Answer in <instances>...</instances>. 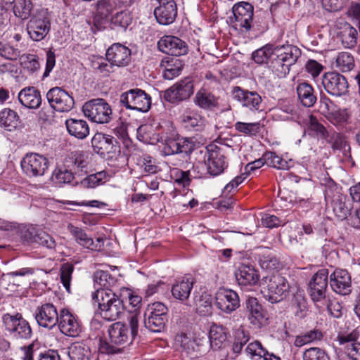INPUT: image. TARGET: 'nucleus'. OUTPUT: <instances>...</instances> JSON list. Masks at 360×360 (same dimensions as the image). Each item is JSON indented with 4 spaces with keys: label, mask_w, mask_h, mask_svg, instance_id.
<instances>
[{
    "label": "nucleus",
    "mask_w": 360,
    "mask_h": 360,
    "mask_svg": "<svg viewBox=\"0 0 360 360\" xmlns=\"http://www.w3.org/2000/svg\"><path fill=\"white\" fill-rule=\"evenodd\" d=\"M274 56L271 68L272 71L280 78L285 77L290 72V67L293 65L301 56L299 48L292 44L274 46L266 44L255 51L252 57L255 63L262 64Z\"/></svg>",
    "instance_id": "f257e3e1"
},
{
    "label": "nucleus",
    "mask_w": 360,
    "mask_h": 360,
    "mask_svg": "<svg viewBox=\"0 0 360 360\" xmlns=\"http://www.w3.org/2000/svg\"><path fill=\"white\" fill-rule=\"evenodd\" d=\"M93 300L98 304L101 316L107 321L117 320L124 312L121 297H118L111 289L96 290Z\"/></svg>",
    "instance_id": "f03ea898"
},
{
    "label": "nucleus",
    "mask_w": 360,
    "mask_h": 360,
    "mask_svg": "<svg viewBox=\"0 0 360 360\" xmlns=\"http://www.w3.org/2000/svg\"><path fill=\"white\" fill-rule=\"evenodd\" d=\"M288 280L278 274L264 276L262 281L264 297L271 303L279 302L287 297L290 292Z\"/></svg>",
    "instance_id": "7ed1b4c3"
},
{
    "label": "nucleus",
    "mask_w": 360,
    "mask_h": 360,
    "mask_svg": "<svg viewBox=\"0 0 360 360\" xmlns=\"http://www.w3.org/2000/svg\"><path fill=\"white\" fill-rule=\"evenodd\" d=\"M167 129L162 132L161 139L164 141L162 153L165 155L179 153H191L194 148V142L188 138L177 137L176 133L171 123H166Z\"/></svg>",
    "instance_id": "20e7f679"
},
{
    "label": "nucleus",
    "mask_w": 360,
    "mask_h": 360,
    "mask_svg": "<svg viewBox=\"0 0 360 360\" xmlns=\"http://www.w3.org/2000/svg\"><path fill=\"white\" fill-rule=\"evenodd\" d=\"M130 330L126 324L122 322L112 323L109 330L108 335L111 344L115 345H125L131 342L137 335L139 330V318L137 314H131L127 318Z\"/></svg>",
    "instance_id": "39448f33"
},
{
    "label": "nucleus",
    "mask_w": 360,
    "mask_h": 360,
    "mask_svg": "<svg viewBox=\"0 0 360 360\" xmlns=\"http://www.w3.org/2000/svg\"><path fill=\"white\" fill-rule=\"evenodd\" d=\"M1 320L5 330L12 338L17 340H27L32 337L30 324L22 314L6 313L2 316Z\"/></svg>",
    "instance_id": "423d86ee"
},
{
    "label": "nucleus",
    "mask_w": 360,
    "mask_h": 360,
    "mask_svg": "<svg viewBox=\"0 0 360 360\" xmlns=\"http://www.w3.org/2000/svg\"><path fill=\"white\" fill-rule=\"evenodd\" d=\"M233 15L229 18L231 27L240 33L250 30L253 20L254 7L246 1H240L233 5Z\"/></svg>",
    "instance_id": "0eeeda50"
},
{
    "label": "nucleus",
    "mask_w": 360,
    "mask_h": 360,
    "mask_svg": "<svg viewBox=\"0 0 360 360\" xmlns=\"http://www.w3.org/2000/svg\"><path fill=\"white\" fill-rule=\"evenodd\" d=\"M204 162L207 173L213 176L222 174L229 165L224 148L215 144H210L206 147Z\"/></svg>",
    "instance_id": "6e6552de"
},
{
    "label": "nucleus",
    "mask_w": 360,
    "mask_h": 360,
    "mask_svg": "<svg viewBox=\"0 0 360 360\" xmlns=\"http://www.w3.org/2000/svg\"><path fill=\"white\" fill-rule=\"evenodd\" d=\"M82 111L89 120L99 123H108L111 120L112 109L103 98L92 99L86 102L82 106Z\"/></svg>",
    "instance_id": "1a4fd4ad"
},
{
    "label": "nucleus",
    "mask_w": 360,
    "mask_h": 360,
    "mask_svg": "<svg viewBox=\"0 0 360 360\" xmlns=\"http://www.w3.org/2000/svg\"><path fill=\"white\" fill-rule=\"evenodd\" d=\"M120 103L128 109L147 112L150 108L151 98L144 91L134 89L122 94Z\"/></svg>",
    "instance_id": "9d476101"
},
{
    "label": "nucleus",
    "mask_w": 360,
    "mask_h": 360,
    "mask_svg": "<svg viewBox=\"0 0 360 360\" xmlns=\"http://www.w3.org/2000/svg\"><path fill=\"white\" fill-rule=\"evenodd\" d=\"M325 199L328 204H330L333 212L338 219H347L352 210L351 204L346 202V197L340 194L336 186L326 188Z\"/></svg>",
    "instance_id": "9b49d317"
},
{
    "label": "nucleus",
    "mask_w": 360,
    "mask_h": 360,
    "mask_svg": "<svg viewBox=\"0 0 360 360\" xmlns=\"http://www.w3.org/2000/svg\"><path fill=\"white\" fill-rule=\"evenodd\" d=\"M167 308L162 302L149 304L145 312V326L153 332H160L167 321Z\"/></svg>",
    "instance_id": "f8f14e48"
},
{
    "label": "nucleus",
    "mask_w": 360,
    "mask_h": 360,
    "mask_svg": "<svg viewBox=\"0 0 360 360\" xmlns=\"http://www.w3.org/2000/svg\"><path fill=\"white\" fill-rule=\"evenodd\" d=\"M23 172L30 177L43 176L49 167L46 157L38 153H28L21 160Z\"/></svg>",
    "instance_id": "ddd939ff"
},
{
    "label": "nucleus",
    "mask_w": 360,
    "mask_h": 360,
    "mask_svg": "<svg viewBox=\"0 0 360 360\" xmlns=\"http://www.w3.org/2000/svg\"><path fill=\"white\" fill-rule=\"evenodd\" d=\"M50 29V20L44 12L34 15L27 25V34L34 41L43 40L49 34Z\"/></svg>",
    "instance_id": "4468645a"
},
{
    "label": "nucleus",
    "mask_w": 360,
    "mask_h": 360,
    "mask_svg": "<svg viewBox=\"0 0 360 360\" xmlns=\"http://www.w3.org/2000/svg\"><path fill=\"white\" fill-rule=\"evenodd\" d=\"M50 106L58 112H69L72 109L75 101L71 95L60 87H53L46 94Z\"/></svg>",
    "instance_id": "2eb2a0df"
},
{
    "label": "nucleus",
    "mask_w": 360,
    "mask_h": 360,
    "mask_svg": "<svg viewBox=\"0 0 360 360\" xmlns=\"http://www.w3.org/2000/svg\"><path fill=\"white\" fill-rule=\"evenodd\" d=\"M328 277V269H321L314 274L310 279L308 284V291L314 302H321L326 298Z\"/></svg>",
    "instance_id": "dca6fc26"
},
{
    "label": "nucleus",
    "mask_w": 360,
    "mask_h": 360,
    "mask_svg": "<svg viewBox=\"0 0 360 360\" xmlns=\"http://www.w3.org/2000/svg\"><path fill=\"white\" fill-rule=\"evenodd\" d=\"M116 139L111 135L97 132L91 139V146L95 153L103 158L112 157L118 150Z\"/></svg>",
    "instance_id": "f3484780"
},
{
    "label": "nucleus",
    "mask_w": 360,
    "mask_h": 360,
    "mask_svg": "<svg viewBox=\"0 0 360 360\" xmlns=\"http://www.w3.org/2000/svg\"><path fill=\"white\" fill-rule=\"evenodd\" d=\"M322 84L329 94L340 96L348 89V82L345 77L336 72H328L322 77Z\"/></svg>",
    "instance_id": "a211bd4d"
},
{
    "label": "nucleus",
    "mask_w": 360,
    "mask_h": 360,
    "mask_svg": "<svg viewBox=\"0 0 360 360\" xmlns=\"http://www.w3.org/2000/svg\"><path fill=\"white\" fill-rule=\"evenodd\" d=\"M215 304L221 311L230 314L240 307L239 296L233 290L220 288L215 295Z\"/></svg>",
    "instance_id": "6ab92c4d"
},
{
    "label": "nucleus",
    "mask_w": 360,
    "mask_h": 360,
    "mask_svg": "<svg viewBox=\"0 0 360 360\" xmlns=\"http://www.w3.org/2000/svg\"><path fill=\"white\" fill-rule=\"evenodd\" d=\"M60 312L51 303L43 304L38 307L34 316L37 324L42 328L52 329L58 322Z\"/></svg>",
    "instance_id": "aec40b11"
},
{
    "label": "nucleus",
    "mask_w": 360,
    "mask_h": 360,
    "mask_svg": "<svg viewBox=\"0 0 360 360\" xmlns=\"http://www.w3.org/2000/svg\"><path fill=\"white\" fill-rule=\"evenodd\" d=\"M246 316L255 328H261L267 323V314L257 298L250 297L245 302Z\"/></svg>",
    "instance_id": "412c9836"
},
{
    "label": "nucleus",
    "mask_w": 360,
    "mask_h": 360,
    "mask_svg": "<svg viewBox=\"0 0 360 360\" xmlns=\"http://www.w3.org/2000/svg\"><path fill=\"white\" fill-rule=\"evenodd\" d=\"M193 93V84L190 78H185L174 84L165 91V98L171 102L184 101L188 98Z\"/></svg>",
    "instance_id": "4be33fe9"
},
{
    "label": "nucleus",
    "mask_w": 360,
    "mask_h": 360,
    "mask_svg": "<svg viewBox=\"0 0 360 360\" xmlns=\"http://www.w3.org/2000/svg\"><path fill=\"white\" fill-rule=\"evenodd\" d=\"M158 6L154 10L157 21L164 25L172 24L177 15V7L174 0H156Z\"/></svg>",
    "instance_id": "5701e85b"
},
{
    "label": "nucleus",
    "mask_w": 360,
    "mask_h": 360,
    "mask_svg": "<svg viewBox=\"0 0 360 360\" xmlns=\"http://www.w3.org/2000/svg\"><path fill=\"white\" fill-rule=\"evenodd\" d=\"M160 51L168 55L180 56L187 53L188 46L181 39L174 36H164L158 42Z\"/></svg>",
    "instance_id": "b1692460"
},
{
    "label": "nucleus",
    "mask_w": 360,
    "mask_h": 360,
    "mask_svg": "<svg viewBox=\"0 0 360 360\" xmlns=\"http://www.w3.org/2000/svg\"><path fill=\"white\" fill-rule=\"evenodd\" d=\"M58 327L62 333L70 337H77L81 332L77 318L67 309L60 311Z\"/></svg>",
    "instance_id": "393cba45"
},
{
    "label": "nucleus",
    "mask_w": 360,
    "mask_h": 360,
    "mask_svg": "<svg viewBox=\"0 0 360 360\" xmlns=\"http://www.w3.org/2000/svg\"><path fill=\"white\" fill-rule=\"evenodd\" d=\"M68 230L75 238V241L81 246L90 250H100L103 246V240L102 238H98L96 241L93 240L83 229L81 228L69 224Z\"/></svg>",
    "instance_id": "a878e982"
},
{
    "label": "nucleus",
    "mask_w": 360,
    "mask_h": 360,
    "mask_svg": "<svg viewBox=\"0 0 360 360\" xmlns=\"http://www.w3.org/2000/svg\"><path fill=\"white\" fill-rule=\"evenodd\" d=\"M106 58L109 63L115 66H126L131 60V50L121 44H114L108 49Z\"/></svg>",
    "instance_id": "bb28decb"
},
{
    "label": "nucleus",
    "mask_w": 360,
    "mask_h": 360,
    "mask_svg": "<svg viewBox=\"0 0 360 360\" xmlns=\"http://www.w3.org/2000/svg\"><path fill=\"white\" fill-rule=\"evenodd\" d=\"M233 96L240 104L252 110L259 109L262 97L255 91H249L243 90L239 86H236L233 90Z\"/></svg>",
    "instance_id": "cd10ccee"
},
{
    "label": "nucleus",
    "mask_w": 360,
    "mask_h": 360,
    "mask_svg": "<svg viewBox=\"0 0 360 360\" xmlns=\"http://www.w3.org/2000/svg\"><path fill=\"white\" fill-rule=\"evenodd\" d=\"M332 289L340 295H347L351 291V278L345 269H336L330 276Z\"/></svg>",
    "instance_id": "c85d7f7f"
},
{
    "label": "nucleus",
    "mask_w": 360,
    "mask_h": 360,
    "mask_svg": "<svg viewBox=\"0 0 360 360\" xmlns=\"http://www.w3.org/2000/svg\"><path fill=\"white\" fill-rule=\"evenodd\" d=\"M235 276L238 284L244 287L255 285L259 281L257 271L250 265H240L235 273Z\"/></svg>",
    "instance_id": "c756f323"
},
{
    "label": "nucleus",
    "mask_w": 360,
    "mask_h": 360,
    "mask_svg": "<svg viewBox=\"0 0 360 360\" xmlns=\"http://www.w3.org/2000/svg\"><path fill=\"white\" fill-rule=\"evenodd\" d=\"M209 342L213 350L224 348L228 345L227 329L221 325L213 323L209 331Z\"/></svg>",
    "instance_id": "7c9ffc66"
},
{
    "label": "nucleus",
    "mask_w": 360,
    "mask_h": 360,
    "mask_svg": "<svg viewBox=\"0 0 360 360\" xmlns=\"http://www.w3.org/2000/svg\"><path fill=\"white\" fill-rule=\"evenodd\" d=\"M184 127L189 130L202 131L206 125V119L195 110H186L181 116Z\"/></svg>",
    "instance_id": "2f4dec72"
},
{
    "label": "nucleus",
    "mask_w": 360,
    "mask_h": 360,
    "mask_svg": "<svg viewBox=\"0 0 360 360\" xmlns=\"http://www.w3.org/2000/svg\"><path fill=\"white\" fill-rule=\"evenodd\" d=\"M18 100L22 105L30 109H37L41 103L40 92L33 86L22 89L18 94Z\"/></svg>",
    "instance_id": "473e14b6"
},
{
    "label": "nucleus",
    "mask_w": 360,
    "mask_h": 360,
    "mask_svg": "<svg viewBox=\"0 0 360 360\" xmlns=\"http://www.w3.org/2000/svg\"><path fill=\"white\" fill-rule=\"evenodd\" d=\"M91 155L86 151L76 150L72 152L65 160V165L75 172H82L86 169L90 162Z\"/></svg>",
    "instance_id": "72a5a7b5"
},
{
    "label": "nucleus",
    "mask_w": 360,
    "mask_h": 360,
    "mask_svg": "<svg viewBox=\"0 0 360 360\" xmlns=\"http://www.w3.org/2000/svg\"><path fill=\"white\" fill-rule=\"evenodd\" d=\"M65 126L70 135L77 139H84L89 134V127L86 121L82 119H68Z\"/></svg>",
    "instance_id": "f704fd0d"
},
{
    "label": "nucleus",
    "mask_w": 360,
    "mask_h": 360,
    "mask_svg": "<svg viewBox=\"0 0 360 360\" xmlns=\"http://www.w3.org/2000/svg\"><path fill=\"white\" fill-rule=\"evenodd\" d=\"M193 279L190 276H184L176 281L172 288L173 297L179 300H187L193 285Z\"/></svg>",
    "instance_id": "c9c22d12"
},
{
    "label": "nucleus",
    "mask_w": 360,
    "mask_h": 360,
    "mask_svg": "<svg viewBox=\"0 0 360 360\" xmlns=\"http://www.w3.org/2000/svg\"><path fill=\"white\" fill-rule=\"evenodd\" d=\"M298 99L302 105L312 107L316 102L317 98L313 87L307 82L299 84L296 88Z\"/></svg>",
    "instance_id": "e433bc0d"
},
{
    "label": "nucleus",
    "mask_w": 360,
    "mask_h": 360,
    "mask_svg": "<svg viewBox=\"0 0 360 360\" xmlns=\"http://www.w3.org/2000/svg\"><path fill=\"white\" fill-rule=\"evenodd\" d=\"M195 103L201 108L211 110L218 105V98L205 89H200L196 93Z\"/></svg>",
    "instance_id": "4c0bfd02"
},
{
    "label": "nucleus",
    "mask_w": 360,
    "mask_h": 360,
    "mask_svg": "<svg viewBox=\"0 0 360 360\" xmlns=\"http://www.w3.org/2000/svg\"><path fill=\"white\" fill-rule=\"evenodd\" d=\"M194 304L196 312L201 316L210 315L212 313V297L210 295L203 292L195 295Z\"/></svg>",
    "instance_id": "58836bf2"
},
{
    "label": "nucleus",
    "mask_w": 360,
    "mask_h": 360,
    "mask_svg": "<svg viewBox=\"0 0 360 360\" xmlns=\"http://www.w3.org/2000/svg\"><path fill=\"white\" fill-rule=\"evenodd\" d=\"M161 67L164 69L162 76L165 79H173L178 77L182 70L181 61L178 59L172 58L170 60H162Z\"/></svg>",
    "instance_id": "ea45409f"
},
{
    "label": "nucleus",
    "mask_w": 360,
    "mask_h": 360,
    "mask_svg": "<svg viewBox=\"0 0 360 360\" xmlns=\"http://www.w3.org/2000/svg\"><path fill=\"white\" fill-rule=\"evenodd\" d=\"M19 123L17 112L10 108H4L0 112V126L8 131L15 129Z\"/></svg>",
    "instance_id": "a19ab883"
},
{
    "label": "nucleus",
    "mask_w": 360,
    "mask_h": 360,
    "mask_svg": "<svg viewBox=\"0 0 360 360\" xmlns=\"http://www.w3.org/2000/svg\"><path fill=\"white\" fill-rule=\"evenodd\" d=\"M110 176L105 171H101L86 176L81 181V185L86 188H94L110 180Z\"/></svg>",
    "instance_id": "79ce46f5"
},
{
    "label": "nucleus",
    "mask_w": 360,
    "mask_h": 360,
    "mask_svg": "<svg viewBox=\"0 0 360 360\" xmlns=\"http://www.w3.org/2000/svg\"><path fill=\"white\" fill-rule=\"evenodd\" d=\"M264 160L267 165L278 169L287 170L292 166V160H286L276 155L274 152H266L264 154Z\"/></svg>",
    "instance_id": "37998d69"
},
{
    "label": "nucleus",
    "mask_w": 360,
    "mask_h": 360,
    "mask_svg": "<svg viewBox=\"0 0 360 360\" xmlns=\"http://www.w3.org/2000/svg\"><path fill=\"white\" fill-rule=\"evenodd\" d=\"M120 297L122 300V302L124 301H128L129 305L134 308V312L132 314H137L139 320L140 313L139 309L141 304L142 297L136 292H134L131 289L123 288L120 290Z\"/></svg>",
    "instance_id": "c03bdc74"
},
{
    "label": "nucleus",
    "mask_w": 360,
    "mask_h": 360,
    "mask_svg": "<svg viewBox=\"0 0 360 360\" xmlns=\"http://www.w3.org/2000/svg\"><path fill=\"white\" fill-rule=\"evenodd\" d=\"M339 34L342 44L345 48L351 49L356 44L358 32L349 24H345Z\"/></svg>",
    "instance_id": "a18cd8bd"
},
{
    "label": "nucleus",
    "mask_w": 360,
    "mask_h": 360,
    "mask_svg": "<svg viewBox=\"0 0 360 360\" xmlns=\"http://www.w3.org/2000/svg\"><path fill=\"white\" fill-rule=\"evenodd\" d=\"M116 279L109 272L98 270L94 275V287L98 289H110L116 283Z\"/></svg>",
    "instance_id": "49530a36"
},
{
    "label": "nucleus",
    "mask_w": 360,
    "mask_h": 360,
    "mask_svg": "<svg viewBox=\"0 0 360 360\" xmlns=\"http://www.w3.org/2000/svg\"><path fill=\"white\" fill-rule=\"evenodd\" d=\"M68 356L71 360H89L90 350L84 344L76 342L68 348Z\"/></svg>",
    "instance_id": "de8ad7c7"
},
{
    "label": "nucleus",
    "mask_w": 360,
    "mask_h": 360,
    "mask_svg": "<svg viewBox=\"0 0 360 360\" xmlns=\"http://www.w3.org/2000/svg\"><path fill=\"white\" fill-rule=\"evenodd\" d=\"M292 307L296 316L302 318L305 316L307 311V301L304 292L297 290L292 300Z\"/></svg>",
    "instance_id": "09e8293b"
},
{
    "label": "nucleus",
    "mask_w": 360,
    "mask_h": 360,
    "mask_svg": "<svg viewBox=\"0 0 360 360\" xmlns=\"http://www.w3.org/2000/svg\"><path fill=\"white\" fill-rule=\"evenodd\" d=\"M336 68L342 72H349L354 67V59L348 52H340L335 59Z\"/></svg>",
    "instance_id": "8fccbe9b"
},
{
    "label": "nucleus",
    "mask_w": 360,
    "mask_h": 360,
    "mask_svg": "<svg viewBox=\"0 0 360 360\" xmlns=\"http://www.w3.org/2000/svg\"><path fill=\"white\" fill-rule=\"evenodd\" d=\"M266 351L267 350L258 340H254L250 342L245 349L246 355L251 360H261L265 355Z\"/></svg>",
    "instance_id": "3c124183"
},
{
    "label": "nucleus",
    "mask_w": 360,
    "mask_h": 360,
    "mask_svg": "<svg viewBox=\"0 0 360 360\" xmlns=\"http://www.w3.org/2000/svg\"><path fill=\"white\" fill-rule=\"evenodd\" d=\"M32 8L31 0H18L13 6V13L16 17L26 20L30 16Z\"/></svg>",
    "instance_id": "603ef678"
},
{
    "label": "nucleus",
    "mask_w": 360,
    "mask_h": 360,
    "mask_svg": "<svg viewBox=\"0 0 360 360\" xmlns=\"http://www.w3.org/2000/svg\"><path fill=\"white\" fill-rule=\"evenodd\" d=\"M176 342L179 344L182 349L188 354L198 351L199 349V344L196 340L186 334L177 335L176 337Z\"/></svg>",
    "instance_id": "864d4df0"
},
{
    "label": "nucleus",
    "mask_w": 360,
    "mask_h": 360,
    "mask_svg": "<svg viewBox=\"0 0 360 360\" xmlns=\"http://www.w3.org/2000/svg\"><path fill=\"white\" fill-rule=\"evenodd\" d=\"M307 132L309 135L317 136L318 138H326L327 131L326 128L318 122L317 119L309 115L307 121Z\"/></svg>",
    "instance_id": "5fc2aeb1"
},
{
    "label": "nucleus",
    "mask_w": 360,
    "mask_h": 360,
    "mask_svg": "<svg viewBox=\"0 0 360 360\" xmlns=\"http://www.w3.org/2000/svg\"><path fill=\"white\" fill-rule=\"evenodd\" d=\"M322 334L319 330H310L304 334L297 336L294 344L296 347H302L314 340H320Z\"/></svg>",
    "instance_id": "6e6d98bb"
},
{
    "label": "nucleus",
    "mask_w": 360,
    "mask_h": 360,
    "mask_svg": "<svg viewBox=\"0 0 360 360\" xmlns=\"http://www.w3.org/2000/svg\"><path fill=\"white\" fill-rule=\"evenodd\" d=\"M110 20L115 25L125 29L131 24L132 17L129 11H122L114 15Z\"/></svg>",
    "instance_id": "4d7b16f0"
},
{
    "label": "nucleus",
    "mask_w": 360,
    "mask_h": 360,
    "mask_svg": "<svg viewBox=\"0 0 360 360\" xmlns=\"http://www.w3.org/2000/svg\"><path fill=\"white\" fill-rule=\"evenodd\" d=\"M20 60L22 66L31 72H34L39 69V63L35 55L23 54Z\"/></svg>",
    "instance_id": "13d9d810"
},
{
    "label": "nucleus",
    "mask_w": 360,
    "mask_h": 360,
    "mask_svg": "<svg viewBox=\"0 0 360 360\" xmlns=\"http://www.w3.org/2000/svg\"><path fill=\"white\" fill-rule=\"evenodd\" d=\"M259 264L262 269H278L281 266L278 259L272 254H264L259 258Z\"/></svg>",
    "instance_id": "bf43d9fd"
},
{
    "label": "nucleus",
    "mask_w": 360,
    "mask_h": 360,
    "mask_svg": "<svg viewBox=\"0 0 360 360\" xmlns=\"http://www.w3.org/2000/svg\"><path fill=\"white\" fill-rule=\"evenodd\" d=\"M304 360H329L328 354L324 350L319 347H311L303 354Z\"/></svg>",
    "instance_id": "052dcab7"
},
{
    "label": "nucleus",
    "mask_w": 360,
    "mask_h": 360,
    "mask_svg": "<svg viewBox=\"0 0 360 360\" xmlns=\"http://www.w3.org/2000/svg\"><path fill=\"white\" fill-rule=\"evenodd\" d=\"M236 129L248 135H255L259 131L260 124L259 122L246 123L238 122L235 124Z\"/></svg>",
    "instance_id": "680f3d73"
},
{
    "label": "nucleus",
    "mask_w": 360,
    "mask_h": 360,
    "mask_svg": "<svg viewBox=\"0 0 360 360\" xmlns=\"http://www.w3.org/2000/svg\"><path fill=\"white\" fill-rule=\"evenodd\" d=\"M74 267L69 263L63 264L60 268V280L68 292L70 290V281Z\"/></svg>",
    "instance_id": "e2e57ef3"
},
{
    "label": "nucleus",
    "mask_w": 360,
    "mask_h": 360,
    "mask_svg": "<svg viewBox=\"0 0 360 360\" xmlns=\"http://www.w3.org/2000/svg\"><path fill=\"white\" fill-rule=\"evenodd\" d=\"M138 165L148 174H154L158 171L154 159L148 155L141 156L138 160Z\"/></svg>",
    "instance_id": "0e129e2a"
},
{
    "label": "nucleus",
    "mask_w": 360,
    "mask_h": 360,
    "mask_svg": "<svg viewBox=\"0 0 360 360\" xmlns=\"http://www.w3.org/2000/svg\"><path fill=\"white\" fill-rule=\"evenodd\" d=\"M91 65L94 70H97L103 76H108L110 72H113V66H115V65L110 63V64L108 63L103 58H96L92 61Z\"/></svg>",
    "instance_id": "69168bd1"
},
{
    "label": "nucleus",
    "mask_w": 360,
    "mask_h": 360,
    "mask_svg": "<svg viewBox=\"0 0 360 360\" xmlns=\"http://www.w3.org/2000/svg\"><path fill=\"white\" fill-rule=\"evenodd\" d=\"M249 340V336L244 330H238L235 333L234 342L232 345V350L235 354H240L243 347Z\"/></svg>",
    "instance_id": "338daca9"
},
{
    "label": "nucleus",
    "mask_w": 360,
    "mask_h": 360,
    "mask_svg": "<svg viewBox=\"0 0 360 360\" xmlns=\"http://www.w3.org/2000/svg\"><path fill=\"white\" fill-rule=\"evenodd\" d=\"M0 56L7 60H16L20 56V51L8 44L0 42Z\"/></svg>",
    "instance_id": "774afa93"
}]
</instances>
